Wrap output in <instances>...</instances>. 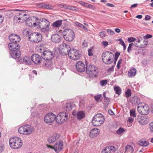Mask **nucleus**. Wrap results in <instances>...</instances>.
I'll return each mask as SVG.
<instances>
[{
    "label": "nucleus",
    "mask_w": 153,
    "mask_h": 153,
    "mask_svg": "<svg viewBox=\"0 0 153 153\" xmlns=\"http://www.w3.org/2000/svg\"><path fill=\"white\" fill-rule=\"evenodd\" d=\"M14 10L19 11L16 13L14 16L13 20L14 22L18 23H21L25 22H27L29 19L30 17L28 14L24 13L23 11L18 10Z\"/></svg>",
    "instance_id": "obj_1"
},
{
    "label": "nucleus",
    "mask_w": 153,
    "mask_h": 153,
    "mask_svg": "<svg viewBox=\"0 0 153 153\" xmlns=\"http://www.w3.org/2000/svg\"><path fill=\"white\" fill-rule=\"evenodd\" d=\"M9 39L11 42L8 44L9 48H16V47H20L19 45L17 43L21 40L20 37L19 35L15 34H11L9 36Z\"/></svg>",
    "instance_id": "obj_2"
},
{
    "label": "nucleus",
    "mask_w": 153,
    "mask_h": 153,
    "mask_svg": "<svg viewBox=\"0 0 153 153\" xmlns=\"http://www.w3.org/2000/svg\"><path fill=\"white\" fill-rule=\"evenodd\" d=\"M9 144L11 148L18 149L22 146V142L20 138L18 137H14L10 139Z\"/></svg>",
    "instance_id": "obj_3"
},
{
    "label": "nucleus",
    "mask_w": 153,
    "mask_h": 153,
    "mask_svg": "<svg viewBox=\"0 0 153 153\" xmlns=\"http://www.w3.org/2000/svg\"><path fill=\"white\" fill-rule=\"evenodd\" d=\"M114 54L110 51H106L103 52L102 55V59L105 64H110L114 61Z\"/></svg>",
    "instance_id": "obj_4"
},
{
    "label": "nucleus",
    "mask_w": 153,
    "mask_h": 153,
    "mask_svg": "<svg viewBox=\"0 0 153 153\" xmlns=\"http://www.w3.org/2000/svg\"><path fill=\"white\" fill-rule=\"evenodd\" d=\"M105 120L103 115L99 113L96 114L92 119V123L94 126H98L103 124Z\"/></svg>",
    "instance_id": "obj_5"
},
{
    "label": "nucleus",
    "mask_w": 153,
    "mask_h": 153,
    "mask_svg": "<svg viewBox=\"0 0 153 153\" xmlns=\"http://www.w3.org/2000/svg\"><path fill=\"white\" fill-rule=\"evenodd\" d=\"M86 72L87 74L90 77H96L98 73L97 68L94 65L90 64L86 65Z\"/></svg>",
    "instance_id": "obj_6"
},
{
    "label": "nucleus",
    "mask_w": 153,
    "mask_h": 153,
    "mask_svg": "<svg viewBox=\"0 0 153 153\" xmlns=\"http://www.w3.org/2000/svg\"><path fill=\"white\" fill-rule=\"evenodd\" d=\"M38 25L42 31L44 32H47L49 30V26L50 25L49 21L45 19H42L38 23Z\"/></svg>",
    "instance_id": "obj_7"
},
{
    "label": "nucleus",
    "mask_w": 153,
    "mask_h": 153,
    "mask_svg": "<svg viewBox=\"0 0 153 153\" xmlns=\"http://www.w3.org/2000/svg\"><path fill=\"white\" fill-rule=\"evenodd\" d=\"M64 39L68 41H72L74 39L75 34L73 30L70 29H66L62 32Z\"/></svg>",
    "instance_id": "obj_8"
},
{
    "label": "nucleus",
    "mask_w": 153,
    "mask_h": 153,
    "mask_svg": "<svg viewBox=\"0 0 153 153\" xmlns=\"http://www.w3.org/2000/svg\"><path fill=\"white\" fill-rule=\"evenodd\" d=\"M34 130V128L29 125H27L19 127L18 130L19 132L24 135H29Z\"/></svg>",
    "instance_id": "obj_9"
},
{
    "label": "nucleus",
    "mask_w": 153,
    "mask_h": 153,
    "mask_svg": "<svg viewBox=\"0 0 153 153\" xmlns=\"http://www.w3.org/2000/svg\"><path fill=\"white\" fill-rule=\"evenodd\" d=\"M54 55L55 54L50 51H45L43 52L42 54V57L46 61V62L45 63V65H48V62H47L48 61L49 62V63L50 64L51 60L54 57Z\"/></svg>",
    "instance_id": "obj_10"
},
{
    "label": "nucleus",
    "mask_w": 153,
    "mask_h": 153,
    "mask_svg": "<svg viewBox=\"0 0 153 153\" xmlns=\"http://www.w3.org/2000/svg\"><path fill=\"white\" fill-rule=\"evenodd\" d=\"M80 52L75 48H70L68 54L71 59L74 60L78 59L80 56Z\"/></svg>",
    "instance_id": "obj_11"
},
{
    "label": "nucleus",
    "mask_w": 153,
    "mask_h": 153,
    "mask_svg": "<svg viewBox=\"0 0 153 153\" xmlns=\"http://www.w3.org/2000/svg\"><path fill=\"white\" fill-rule=\"evenodd\" d=\"M137 109L139 113L142 115H145L149 113L148 106L144 103L138 104L137 107Z\"/></svg>",
    "instance_id": "obj_12"
},
{
    "label": "nucleus",
    "mask_w": 153,
    "mask_h": 153,
    "mask_svg": "<svg viewBox=\"0 0 153 153\" xmlns=\"http://www.w3.org/2000/svg\"><path fill=\"white\" fill-rule=\"evenodd\" d=\"M42 36L39 33H33L30 34L29 36V39L30 41L33 42H38L42 39Z\"/></svg>",
    "instance_id": "obj_13"
},
{
    "label": "nucleus",
    "mask_w": 153,
    "mask_h": 153,
    "mask_svg": "<svg viewBox=\"0 0 153 153\" xmlns=\"http://www.w3.org/2000/svg\"><path fill=\"white\" fill-rule=\"evenodd\" d=\"M68 114L65 112L59 113L55 118L56 122L58 123H64L67 119Z\"/></svg>",
    "instance_id": "obj_14"
},
{
    "label": "nucleus",
    "mask_w": 153,
    "mask_h": 153,
    "mask_svg": "<svg viewBox=\"0 0 153 153\" xmlns=\"http://www.w3.org/2000/svg\"><path fill=\"white\" fill-rule=\"evenodd\" d=\"M10 54L11 57L15 59L19 58L21 54L19 48H11Z\"/></svg>",
    "instance_id": "obj_15"
},
{
    "label": "nucleus",
    "mask_w": 153,
    "mask_h": 153,
    "mask_svg": "<svg viewBox=\"0 0 153 153\" xmlns=\"http://www.w3.org/2000/svg\"><path fill=\"white\" fill-rule=\"evenodd\" d=\"M56 116L53 113L47 114L44 118V121L47 123H51L55 119Z\"/></svg>",
    "instance_id": "obj_16"
},
{
    "label": "nucleus",
    "mask_w": 153,
    "mask_h": 153,
    "mask_svg": "<svg viewBox=\"0 0 153 153\" xmlns=\"http://www.w3.org/2000/svg\"><path fill=\"white\" fill-rule=\"evenodd\" d=\"M32 61L35 64L39 65L41 63L42 58L41 56L37 54H33L31 57Z\"/></svg>",
    "instance_id": "obj_17"
},
{
    "label": "nucleus",
    "mask_w": 153,
    "mask_h": 153,
    "mask_svg": "<svg viewBox=\"0 0 153 153\" xmlns=\"http://www.w3.org/2000/svg\"><path fill=\"white\" fill-rule=\"evenodd\" d=\"M63 146V142L59 141L55 144L53 148L55 152L56 153H58L62 150Z\"/></svg>",
    "instance_id": "obj_18"
},
{
    "label": "nucleus",
    "mask_w": 153,
    "mask_h": 153,
    "mask_svg": "<svg viewBox=\"0 0 153 153\" xmlns=\"http://www.w3.org/2000/svg\"><path fill=\"white\" fill-rule=\"evenodd\" d=\"M76 67L77 70L79 72H82L85 70V66L84 63L81 61H78L76 63Z\"/></svg>",
    "instance_id": "obj_19"
},
{
    "label": "nucleus",
    "mask_w": 153,
    "mask_h": 153,
    "mask_svg": "<svg viewBox=\"0 0 153 153\" xmlns=\"http://www.w3.org/2000/svg\"><path fill=\"white\" fill-rule=\"evenodd\" d=\"M115 148L113 146H109L106 147L102 149V153H114Z\"/></svg>",
    "instance_id": "obj_20"
},
{
    "label": "nucleus",
    "mask_w": 153,
    "mask_h": 153,
    "mask_svg": "<svg viewBox=\"0 0 153 153\" xmlns=\"http://www.w3.org/2000/svg\"><path fill=\"white\" fill-rule=\"evenodd\" d=\"M59 137V134L55 133L50 136L48 139V140L50 143H53L58 140Z\"/></svg>",
    "instance_id": "obj_21"
},
{
    "label": "nucleus",
    "mask_w": 153,
    "mask_h": 153,
    "mask_svg": "<svg viewBox=\"0 0 153 153\" xmlns=\"http://www.w3.org/2000/svg\"><path fill=\"white\" fill-rule=\"evenodd\" d=\"M137 119L138 122L143 125L146 124L148 123L147 119L145 116L141 115H138Z\"/></svg>",
    "instance_id": "obj_22"
},
{
    "label": "nucleus",
    "mask_w": 153,
    "mask_h": 153,
    "mask_svg": "<svg viewBox=\"0 0 153 153\" xmlns=\"http://www.w3.org/2000/svg\"><path fill=\"white\" fill-rule=\"evenodd\" d=\"M100 130L97 128H94L90 131V137H97L99 134Z\"/></svg>",
    "instance_id": "obj_23"
},
{
    "label": "nucleus",
    "mask_w": 153,
    "mask_h": 153,
    "mask_svg": "<svg viewBox=\"0 0 153 153\" xmlns=\"http://www.w3.org/2000/svg\"><path fill=\"white\" fill-rule=\"evenodd\" d=\"M61 39V37L59 35L55 34L52 36L51 37V40L55 42H59Z\"/></svg>",
    "instance_id": "obj_24"
},
{
    "label": "nucleus",
    "mask_w": 153,
    "mask_h": 153,
    "mask_svg": "<svg viewBox=\"0 0 153 153\" xmlns=\"http://www.w3.org/2000/svg\"><path fill=\"white\" fill-rule=\"evenodd\" d=\"M21 62L22 63L30 65L31 64V61L30 56H26L23 59L21 60Z\"/></svg>",
    "instance_id": "obj_25"
},
{
    "label": "nucleus",
    "mask_w": 153,
    "mask_h": 153,
    "mask_svg": "<svg viewBox=\"0 0 153 153\" xmlns=\"http://www.w3.org/2000/svg\"><path fill=\"white\" fill-rule=\"evenodd\" d=\"M74 105L72 102L67 103L64 105V108L66 111H70L74 107Z\"/></svg>",
    "instance_id": "obj_26"
},
{
    "label": "nucleus",
    "mask_w": 153,
    "mask_h": 153,
    "mask_svg": "<svg viewBox=\"0 0 153 153\" xmlns=\"http://www.w3.org/2000/svg\"><path fill=\"white\" fill-rule=\"evenodd\" d=\"M134 151L133 147L130 145L126 146L124 153H133Z\"/></svg>",
    "instance_id": "obj_27"
},
{
    "label": "nucleus",
    "mask_w": 153,
    "mask_h": 153,
    "mask_svg": "<svg viewBox=\"0 0 153 153\" xmlns=\"http://www.w3.org/2000/svg\"><path fill=\"white\" fill-rule=\"evenodd\" d=\"M136 74V70L135 68H132L130 69L128 73V75L130 77L134 76Z\"/></svg>",
    "instance_id": "obj_28"
},
{
    "label": "nucleus",
    "mask_w": 153,
    "mask_h": 153,
    "mask_svg": "<svg viewBox=\"0 0 153 153\" xmlns=\"http://www.w3.org/2000/svg\"><path fill=\"white\" fill-rule=\"evenodd\" d=\"M140 99L137 96H134L131 99V102L134 104H140Z\"/></svg>",
    "instance_id": "obj_29"
},
{
    "label": "nucleus",
    "mask_w": 153,
    "mask_h": 153,
    "mask_svg": "<svg viewBox=\"0 0 153 153\" xmlns=\"http://www.w3.org/2000/svg\"><path fill=\"white\" fill-rule=\"evenodd\" d=\"M85 115V114L84 111H80L77 113L76 115L77 119L80 120L84 117Z\"/></svg>",
    "instance_id": "obj_30"
},
{
    "label": "nucleus",
    "mask_w": 153,
    "mask_h": 153,
    "mask_svg": "<svg viewBox=\"0 0 153 153\" xmlns=\"http://www.w3.org/2000/svg\"><path fill=\"white\" fill-rule=\"evenodd\" d=\"M62 20H57L53 23L52 26L55 27H59L62 24Z\"/></svg>",
    "instance_id": "obj_31"
},
{
    "label": "nucleus",
    "mask_w": 153,
    "mask_h": 153,
    "mask_svg": "<svg viewBox=\"0 0 153 153\" xmlns=\"http://www.w3.org/2000/svg\"><path fill=\"white\" fill-rule=\"evenodd\" d=\"M140 146H146L149 144V142L146 140H140L139 142L138 143Z\"/></svg>",
    "instance_id": "obj_32"
},
{
    "label": "nucleus",
    "mask_w": 153,
    "mask_h": 153,
    "mask_svg": "<svg viewBox=\"0 0 153 153\" xmlns=\"http://www.w3.org/2000/svg\"><path fill=\"white\" fill-rule=\"evenodd\" d=\"M114 90L115 92V93L118 95H120L121 93V89L118 86H117L116 87H114Z\"/></svg>",
    "instance_id": "obj_33"
},
{
    "label": "nucleus",
    "mask_w": 153,
    "mask_h": 153,
    "mask_svg": "<svg viewBox=\"0 0 153 153\" xmlns=\"http://www.w3.org/2000/svg\"><path fill=\"white\" fill-rule=\"evenodd\" d=\"M59 49V51L60 53L63 56H65L67 55V53H68L69 51L67 50V51H65L64 49V48H58Z\"/></svg>",
    "instance_id": "obj_34"
},
{
    "label": "nucleus",
    "mask_w": 153,
    "mask_h": 153,
    "mask_svg": "<svg viewBox=\"0 0 153 153\" xmlns=\"http://www.w3.org/2000/svg\"><path fill=\"white\" fill-rule=\"evenodd\" d=\"M130 114L131 117L134 118L136 117V116L135 111L134 109H132L130 110Z\"/></svg>",
    "instance_id": "obj_35"
},
{
    "label": "nucleus",
    "mask_w": 153,
    "mask_h": 153,
    "mask_svg": "<svg viewBox=\"0 0 153 153\" xmlns=\"http://www.w3.org/2000/svg\"><path fill=\"white\" fill-rule=\"evenodd\" d=\"M125 95L126 97L128 98L131 95V91L130 89H128L125 92Z\"/></svg>",
    "instance_id": "obj_36"
},
{
    "label": "nucleus",
    "mask_w": 153,
    "mask_h": 153,
    "mask_svg": "<svg viewBox=\"0 0 153 153\" xmlns=\"http://www.w3.org/2000/svg\"><path fill=\"white\" fill-rule=\"evenodd\" d=\"M124 129L122 127H120L116 131V133L118 134H120L124 131Z\"/></svg>",
    "instance_id": "obj_37"
},
{
    "label": "nucleus",
    "mask_w": 153,
    "mask_h": 153,
    "mask_svg": "<svg viewBox=\"0 0 153 153\" xmlns=\"http://www.w3.org/2000/svg\"><path fill=\"white\" fill-rule=\"evenodd\" d=\"M60 47H65V48H70V46L67 43H65V42H63L61 45Z\"/></svg>",
    "instance_id": "obj_38"
},
{
    "label": "nucleus",
    "mask_w": 153,
    "mask_h": 153,
    "mask_svg": "<svg viewBox=\"0 0 153 153\" xmlns=\"http://www.w3.org/2000/svg\"><path fill=\"white\" fill-rule=\"evenodd\" d=\"M104 99L105 101L106 102V103H105L104 104V106L106 107L108 106L109 102H110V98H108L107 97H105V98H104Z\"/></svg>",
    "instance_id": "obj_39"
},
{
    "label": "nucleus",
    "mask_w": 153,
    "mask_h": 153,
    "mask_svg": "<svg viewBox=\"0 0 153 153\" xmlns=\"http://www.w3.org/2000/svg\"><path fill=\"white\" fill-rule=\"evenodd\" d=\"M78 8L75 6L68 5V9L72 10H76Z\"/></svg>",
    "instance_id": "obj_40"
},
{
    "label": "nucleus",
    "mask_w": 153,
    "mask_h": 153,
    "mask_svg": "<svg viewBox=\"0 0 153 153\" xmlns=\"http://www.w3.org/2000/svg\"><path fill=\"white\" fill-rule=\"evenodd\" d=\"M99 36L101 38L105 37L106 36V33L105 31H102L100 32L99 33Z\"/></svg>",
    "instance_id": "obj_41"
},
{
    "label": "nucleus",
    "mask_w": 153,
    "mask_h": 153,
    "mask_svg": "<svg viewBox=\"0 0 153 153\" xmlns=\"http://www.w3.org/2000/svg\"><path fill=\"white\" fill-rule=\"evenodd\" d=\"M136 40V39L135 38L131 37L128 38L127 40L129 42H132L135 41Z\"/></svg>",
    "instance_id": "obj_42"
},
{
    "label": "nucleus",
    "mask_w": 153,
    "mask_h": 153,
    "mask_svg": "<svg viewBox=\"0 0 153 153\" xmlns=\"http://www.w3.org/2000/svg\"><path fill=\"white\" fill-rule=\"evenodd\" d=\"M101 97H102V95L101 94H98L97 95H95L94 96V98L95 100L97 102H98L99 100V99Z\"/></svg>",
    "instance_id": "obj_43"
},
{
    "label": "nucleus",
    "mask_w": 153,
    "mask_h": 153,
    "mask_svg": "<svg viewBox=\"0 0 153 153\" xmlns=\"http://www.w3.org/2000/svg\"><path fill=\"white\" fill-rule=\"evenodd\" d=\"M107 84V79L102 80L100 81V84L101 86H104L106 85Z\"/></svg>",
    "instance_id": "obj_44"
},
{
    "label": "nucleus",
    "mask_w": 153,
    "mask_h": 153,
    "mask_svg": "<svg viewBox=\"0 0 153 153\" xmlns=\"http://www.w3.org/2000/svg\"><path fill=\"white\" fill-rule=\"evenodd\" d=\"M45 6V9L52 10L54 8V7L50 4H46Z\"/></svg>",
    "instance_id": "obj_45"
},
{
    "label": "nucleus",
    "mask_w": 153,
    "mask_h": 153,
    "mask_svg": "<svg viewBox=\"0 0 153 153\" xmlns=\"http://www.w3.org/2000/svg\"><path fill=\"white\" fill-rule=\"evenodd\" d=\"M93 48H89L88 50V55L89 56H92L93 55V51L92 49Z\"/></svg>",
    "instance_id": "obj_46"
},
{
    "label": "nucleus",
    "mask_w": 153,
    "mask_h": 153,
    "mask_svg": "<svg viewBox=\"0 0 153 153\" xmlns=\"http://www.w3.org/2000/svg\"><path fill=\"white\" fill-rule=\"evenodd\" d=\"M118 40L120 42V43L123 46V48H126V45L122 39H120Z\"/></svg>",
    "instance_id": "obj_47"
},
{
    "label": "nucleus",
    "mask_w": 153,
    "mask_h": 153,
    "mask_svg": "<svg viewBox=\"0 0 153 153\" xmlns=\"http://www.w3.org/2000/svg\"><path fill=\"white\" fill-rule=\"evenodd\" d=\"M107 31L108 34L113 35L115 34L114 32L111 29H107Z\"/></svg>",
    "instance_id": "obj_48"
},
{
    "label": "nucleus",
    "mask_w": 153,
    "mask_h": 153,
    "mask_svg": "<svg viewBox=\"0 0 153 153\" xmlns=\"http://www.w3.org/2000/svg\"><path fill=\"white\" fill-rule=\"evenodd\" d=\"M122 59H120L118 61L117 65V67L118 69H119L120 68V64L122 62Z\"/></svg>",
    "instance_id": "obj_49"
},
{
    "label": "nucleus",
    "mask_w": 153,
    "mask_h": 153,
    "mask_svg": "<svg viewBox=\"0 0 153 153\" xmlns=\"http://www.w3.org/2000/svg\"><path fill=\"white\" fill-rule=\"evenodd\" d=\"M152 37V36L151 35L147 34L143 37V39H146L151 38Z\"/></svg>",
    "instance_id": "obj_50"
},
{
    "label": "nucleus",
    "mask_w": 153,
    "mask_h": 153,
    "mask_svg": "<svg viewBox=\"0 0 153 153\" xmlns=\"http://www.w3.org/2000/svg\"><path fill=\"white\" fill-rule=\"evenodd\" d=\"M149 128L151 131L153 132V122H151L149 125Z\"/></svg>",
    "instance_id": "obj_51"
},
{
    "label": "nucleus",
    "mask_w": 153,
    "mask_h": 153,
    "mask_svg": "<svg viewBox=\"0 0 153 153\" xmlns=\"http://www.w3.org/2000/svg\"><path fill=\"white\" fill-rule=\"evenodd\" d=\"M114 70V66H112L110 68H109L107 70V71L109 73H111L113 72Z\"/></svg>",
    "instance_id": "obj_52"
},
{
    "label": "nucleus",
    "mask_w": 153,
    "mask_h": 153,
    "mask_svg": "<svg viewBox=\"0 0 153 153\" xmlns=\"http://www.w3.org/2000/svg\"><path fill=\"white\" fill-rule=\"evenodd\" d=\"M68 5H67L66 4H60L59 5V7H62L64 8H66L67 9H68Z\"/></svg>",
    "instance_id": "obj_53"
},
{
    "label": "nucleus",
    "mask_w": 153,
    "mask_h": 153,
    "mask_svg": "<svg viewBox=\"0 0 153 153\" xmlns=\"http://www.w3.org/2000/svg\"><path fill=\"white\" fill-rule=\"evenodd\" d=\"M84 6L86 7H88L89 8H92V7H93V6L90 4L87 3H85V5H84Z\"/></svg>",
    "instance_id": "obj_54"
},
{
    "label": "nucleus",
    "mask_w": 153,
    "mask_h": 153,
    "mask_svg": "<svg viewBox=\"0 0 153 153\" xmlns=\"http://www.w3.org/2000/svg\"><path fill=\"white\" fill-rule=\"evenodd\" d=\"M4 149V145L2 143H0V152H2Z\"/></svg>",
    "instance_id": "obj_55"
},
{
    "label": "nucleus",
    "mask_w": 153,
    "mask_h": 153,
    "mask_svg": "<svg viewBox=\"0 0 153 153\" xmlns=\"http://www.w3.org/2000/svg\"><path fill=\"white\" fill-rule=\"evenodd\" d=\"M46 45V43H45L44 42L41 43L39 45V47L40 48H44L45 47Z\"/></svg>",
    "instance_id": "obj_56"
},
{
    "label": "nucleus",
    "mask_w": 153,
    "mask_h": 153,
    "mask_svg": "<svg viewBox=\"0 0 153 153\" xmlns=\"http://www.w3.org/2000/svg\"><path fill=\"white\" fill-rule=\"evenodd\" d=\"M82 46L83 47H87L88 46V43L87 42L85 41H84L82 44Z\"/></svg>",
    "instance_id": "obj_57"
},
{
    "label": "nucleus",
    "mask_w": 153,
    "mask_h": 153,
    "mask_svg": "<svg viewBox=\"0 0 153 153\" xmlns=\"http://www.w3.org/2000/svg\"><path fill=\"white\" fill-rule=\"evenodd\" d=\"M131 117H129L127 121L129 123H132L134 120V119Z\"/></svg>",
    "instance_id": "obj_58"
},
{
    "label": "nucleus",
    "mask_w": 153,
    "mask_h": 153,
    "mask_svg": "<svg viewBox=\"0 0 153 153\" xmlns=\"http://www.w3.org/2000/svg\"><path fill=\"white\" fill-rule=\"evenodd\" d=\"M140 45H139L137 43L134 42V45L133 46H134V47H138V48H143V47L142 46H140Z\"/></svg>",
    "instance_id": "obj_59"
},
{
    "label": "nucleus",
    "mask_w": 153,
    "mask_h": 153,
    "mask_svg": "<svg viewBox=\"0 0 153 153\" xmlns=\"http://www.w3.org/2000/svg\"><path fill=\"white\" fill-rule=\"evenodd\" d=\"M102 44L103 46L105 47L108 45V42L107 41H104L102 42Z\"/></svg>",
    "instance_id": "obj_60"
},
{
    "label": "nucleus",
    "mask_w": 153,
    "mask_h": 153,
    "mask_svg": "<svg viewBox=\"0 0 153 153\" xmlns=\"http://www.w3.org/2000/svg\"><path fill=\"white\" fill-rule=\"evenodd\" d=\"M45 5L46 4L43 3H41L39 4L40 7L42 8H45Z\"/></svg>",
    "instance_id": "obj_61"
},
{
    "label": "nucleus",
    "mask_w": 153,
    "mask_h": 153,
    "mask_svg": "<svg viewBox=\"0 0 153 153\" xmlns=\"http://www.w3.org/2000/svg\"><path fill=\"white\" fill-rule=\"evenodd\" d=\"M3 16L2 15H0V25L3 22Z\"/></svg>",
    "instance_id": "obj_62"
},
{
    "label": "nucleus",
    "mask_w": 153,
    "mask_h": 153,
    "mask_svg": "<svg viewBox=\"0 0 153 153\" xmlns=\"http://www.w3.org/2000/svg\"><path fill=\"white\" fill-rule=\"evenodd\" d=\"M151 18V16L149 15H146L145 18V19L146 20H149Z\"/></svg>",
    "instance_id": "obj_63"
},
{
    "label": "nucleus",
    "mask_w": 153,
    "mask_h": 153,
    "mask_svg": "<svg viewBox=\"0 0 153 153\" xmlns=\"http://www.w3.org/2000/svg\"><path fill=\"white\" fill-rule=\"evenodd\" d=\"M142 39V37L139 36L137 38V42L138 43H140V41Z\"/></svg>",
    "instance_id": "obj_64"
}]
</instances>
